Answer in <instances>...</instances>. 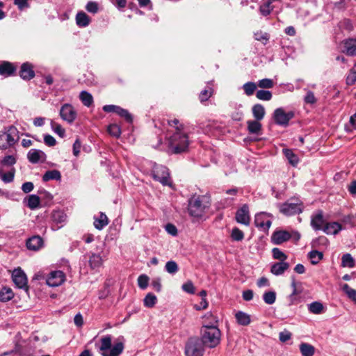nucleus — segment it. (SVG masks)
Segmentation results:
<instances>
[{"instance_id": "obj_1", "label": "nucleus", "mask_w": 356, "mask_h": 356, "mask_svg": "<svg viewBox=\"0 0 356 356\" xmlns=\"http://www.w3.org/2000/svg\"><path fill=\"white\" fill-rule=\"evenodd\" d=\"M168 124L175 129L169 138V149L173 154H181L188 151L190 141L186 126L178 120L168 121Z\"/></svg>"}, {"instance_id": "obj_2", "label": "nucleus", "mask_w": 356, "mask_h": 356, "mask_svg": "<svg viewBox=\"0 0 356 356\" xmlns=\"http://www.w3.org/2000/svg\"><path fill=\"white\" fill-rule=\"evenodd\" d=\"M205 318H211L213 323L207 324L203 326L201 330V341L206 347L213 348L216 347L220 342L221 332L214 323L218 322L216 317L211 313L205 315Z\"/></svg>"}, {"instance_id": "obj_3", "label": "nucleus", "mask_w": 356, "mask_h": 356, "mask_svg": "<svg viewBox=\"0 0 356 356\" xmlns=\"http://www.w3.org/2000/svg\"><path fill=\"white\" fill-rule=\"evenodd\" d=\"M209 207V197L204 195H198L190 200L188 209L191 216L200 218L205 213Z\"/></svg>"}, {"instance_id": "obj_4", "label": "nucleus", "mask_w": 356, "mask_h": 356, "mask_svg": "<svg viewBox=\"0 0 356 356\" xmlns=\"http://www.w3.org/2000/svg\"><path fill=\"white\" fill-rule=\"evenodd\" d=\"M100 342L99 349L102 356H118L124 350L122 342H117L112 346V337L110 335L102 337Z\"/></svg>"}, {"instance_id": "obj_5", "label": "nucleus", "mask_w": 356, "mask_h": 356, "mask_svg": "<svg viewBox=\"0 0 356 356\" xmlns=\"http://www.w3.org/2000/svg\"><path fill=\"white\" fill-rule=\"evenodd\" d=\"M204 344L197 337L190 338L185 346L186 356H202L204 352Z\"/></svg>"}, {"instance_id": "obj_6", "label": "nucleus", "mask_w": 356, "mask_h": 356, "mask_svg": "<svg viewBox=\"0 0 356 356\" xmlns=\"http://www.w3.org/2000/svg\"><path fill=\"white\" fill-rule=\"evenodd\" d=\"M18 131L14 127H10L7 131L0 134V149L12 147L19 139Z\"/></svg>"}, {"instance_id": "obj_7", "label": "nucleus", "mask_w": 356, "mask_h": 356, "mask_svg": "<svg viewBox=\"0 0 356 356\" xmlns=\"http://www.w3.org/2000/svg\"><path fill=\"white\" fill-rule=\"evenodd\" d=\"M280 211L286 216H293L302 211V202L298 199H291L279 205Z\"/></svg>"}, {"instance_id": "obj_8", "label": "nucleus", "mask_w": 356, "mask_h": 356, "mask_svg": "<svg viewBox=\"0 0 356 356\" xmlns=\"http://www.w3.org/2000/svg\"><path fill=\"white\" fill-rule=\"evenodd\" d=\"M294 117L293 111L285 112L282 108H278L275 110L273 118L275 122L282 126H287L291 119Z\"/></svg>"}, {"instance_id": "obj_9", "label": "nucleus", "mask_w": 356, "mask_h": 356, "mask_svg": "<svg viewBox=\"0 0 356 356\" xmlns=\"http://www.w3.org/2000/svg\"><path fill=\"white\" fill-rule=\"evenodd\" d=\"M153 177L163 185H170L169 172L165 166L155 165L153 169Z\"/></svg>"}, {"instance_id": "obj_10", "label": "nucleus", "mask_w": 356, "mask_h": 356, "mask_svg": "<svg viewBox=\"0 0 356 356\" xmlns=\"http://www.w3.org/2000/svg\"><path fill=\"white\" fill-rule=\"evenodd\" d=\"M60 118L68 123L73 122L76 118V112L70 104H65L60 110Z\"/></svg>"}, {"instance_id": "obj_11", "label": "nucleus", "mask_w": 356, "mask_h": 356, "mask_svg": "<svg viewBox=\"0 0 356 356\" xmlns=\"http://www.w3.org/2000/svg\"><path fill=\"white\" fill-rule=\"evenodd\" d=\"M65 280V275L61 270L51 272L46 280L49 286L55 287L62 284Z\"/></svg>"}, {"instance_id": "obj_12", "label": "nucleus", "mask_w": 356, "mask_h": 356, "mask_svg": "<svg viewBox=\"0 0 356 356\" xmlns=\"http://www.w3.org/2000/svg\"><path fill=\"white\" fill-rule=\"evenodd\" d=\"M13 280L18 288L27 290V278L25 273L20 268L14 270Z\"/></svg>"}, {"instance_id": "obj_13", "label": "nucleus", "mask_w": 356, "mask_h": 356, "mask_svg": "<svg viewBox=\"0 0 356 356\" xmlns=\"http://www.w3.org/2000/svg\"><path fill=\"white\" fill-rule=\"evenodd\" d=\"M270 216L266 213H260L255 216L254 224L262 230H268L271 225Z\"/></svg>"}, {"instance_id": "obj_14", "label": "nucleus", "mask_w": 356, "mask_h": 356, "mask_svg": "<svg viewBox=\"0 0 356 356\" xmlns=\"http://www.w3.org/2000/svg\"><path fill=\"white\" fill-rule=\"evenodd\" d=\"M103 110L107 113H115L120 116L124 118L128 122H131L132 120L131 115L129 112L120 106L115 105H105L103 107Z\"/></svg>"}, {"instance_id": "obj_15", "label": "nucleus", "mask_w": 356, "mask_h": 356, "mask_svg": "<svg viewBox=\"0 0 356 356\" xmlns=\"http://www.w3.org/2000/svg\"><path fill=\"white\" fill-rule=\"evenodd\" d=\"M236 220L238 223L248 225L250 224L249 208L244 204L236 213Z\"/></svg>"}, {"instance_id": "obj_16", "label": "nucleus", "mask_w": 356, "mask_h": 356, "mask_svg": "<svg viewBox=\"0 0 356 356\" xmlns=\"http://www.w3.org/2000/svg\"><path fill=\"white\" fill-rule=\"evenodd\" d=\"M291 237L292 234L290 232L285 230H280L273 234L271 240L274 244L280 245L289 241Z\"/></svg>"}, {"instance_id": "obj_17", "label": "nucleus", "mask_w": 356, "mask_h": 356, "mask_svg": "<svg viewBox=\"0 0 356 356\" xmlns=\"http://www.w3.org/2000/svg\"><path fill=\"white\" fill-rule=\"evenodd\" d=\"M343 52L350 56H356V38H349L343 42Z\"/></svg>"}, {"instance_id": "obj_18", "label": "nucleus", "mask_w": 356, "mask_h": 356, "mask_svg": "<svg viewBox=\"0 0 356 356\" xmlns=\"http://www.w3.org/2000/svg\"><path fill=\"white\" fill-rule=\"evenodd\" d=\"M44 244L43 239L40 236H33L27 239L26 245L29 250L38 251Z\"/></svg>"}, {"instance_id": "obj_19", "label": "nucleus", "mask_w": 356, "mask_h": 356, "mask_svg": "<svg viewBox=\"0 0 356 356\" xmlns=\"http://www.w3.org/2000/svg\"><path fill=\"white\" fill-rule=\"evenodd\" d=\"M27 158L31 163H37L43 161L46 159V154L40 149H31L27 154Z\"/></svg>"}, {"instance_id": "obj_20", "label": "nucleus", "mask_w": 356, "mask_h": 356, "mask_svg": "<svg viewBox=\"0 0 356 356\" xmlns=\"http://www.w3.org/2000/svg\"><path fill=\"white\" fill-rule=\"evenodd\" d=\"M326 222L323 219V214L319 211L316 214L312 216L311 220V226L315 230H323Z\"/></svg>"}, {"instance_id": "obj_21", "label": "nucleus", "mask_w": 356, "mask_h": 356, "mask_svg": "<svg viewBox=\"0 0 356 356\" xmlns=\"http://www.w3.org/2000/svg\"><path fill=\"white\" fill-rule=\"evenodd\" d=\"M20 76L24 80H30L35 76L33 65L29 63H24L21 66L19 71Z\"/></svg>"}, {"instance_id": "obj_22", "label": "nucleus", "mask_w": 356, "mask_h": 356, "mask_svg": "<svg viewBox=\"0 0 356 356\" xmlns=\"http://www.w3.org/2000/svg\"><path fill=\"white\" fill-rule=\"evenodd\" d=\"M274 3H280V0H265L259 6V11H260L261 14L264 16H267V15H270L271 11L275 7V6L273 5Z\"/></svg>"}, {"instance_id": "obj_23", "label": "nucleus", "mask_w": 356, "mask_h": 356, "mask_svg": "<svg viewBox=\"0 0 356 356\" xmlns=\"http://www.w3.org/2000/svg\"><path fill=\"white\" fill-rule=\"evenodd\" d=\"M289 268V264L287 262H277L272 265L270 272L273 275L278 276L282 275Z\"/></svg>"}, {"instance_id": "obj_24", "label": "nucleus", "mask_w": 356, "mask_h": 356, "mask_svg": "<svg viewBox=\"0 0 356 356\" xmlns=\"http://www.w3.org/2000/svg\"><path fill=\"white\" fill-rule=\"evenodd\" d=\"M342 229V226L337 222H327L324 227L323 232L327 234H337Z\"/></svg>"}, {"instance_id": "obj_25", "label": "nucleus", "mask_w": 356, "mask_h": 356, "mask_svg": "<svg viewBox=\"0 0 356 356\" xmlns=\"http://www.w3.org/2000/svg\"><path fill=\"white\" fill-rule=\"evenodd\" d=\"M15 169L12 168L8 172H6L4 168H0V179L5 184L11 183L14 180Z\"/></svg>"}, {"instance_id": "obj_26", "label": "nucleus", "mask_w": 356, "mask_h": 356, "mask_svg": "<svg viewBox=\"0 0 356 356\" xmlns=\"http://www.w3.org/2000/svg\"><path fill=\"white\" fill-rule=\"evenodd\" d=\"M235 318H236V322L240 325L247 326L251 322L250 316L248 314L243 312L242 311H238V312H236Z\"/></svg>"}, {"instance_id": "obj_27", "label": "nucleus", "mask_w": 356, "mask_h": 356, "mask_svg": "<svg viewBox=\"0 0 356 356\" xmlns=\"http://www.w3.org/2000/svg\"><path fill=\"white\" fill-rule=\"evenodd\" d=\"M76 23L80 27H86L90 23V18L83 11L79 12L76 15Z\"/></svg>"}, {"instance_id": "obj_28", "label": "nucleus", "mask_w": 356, "mask_h": 356, "mask_svg": "<svg viewBox=\"0 0 356 356\" xmlns=\"http://www.w3.org/2000/svg\"><path fill=\"white\" fill-rule=\"evenodd\" d=\"M252 112L254 118L257 121L261 120L266 113L264 107L260 104L254 105L252 108Z\"/></svg>"}, {"instance_id": "obj_29", "label": "nucleus", "mask_w": 356, "mask_h": 356, "mask_svg": "<svg viewBox=\"0 0 356 356\" xmlns=\"http://www.w3.org/2000/svg\"><path fill=\"white\" fill-rule=\"evenodd\" d=\"M15 67L9 62H3L0 65V74L8 76L14 73Z\"/></svg>"}, {"instance_id": "obj_30", "label": "nucleus", "mask_w": 356, "mask_h": 356, "mask_svg": "<svg viewBox=\"0 0 356 356\" xmlns=\"http://www.w3.org/2000/svg\"><path fill=\"white\" fill-rule=\"evenodd\" d=\"M26 202V206L31 209H37L40 203V198L36 195H30L24 200Z\"/></svg>"}, {"instance_id": "obj_31", "label": "nucleus", "mask_w": 356, "mask_h": 356, "mask_svg": "<svg viewBox=\"0 0 356 356\" xmlns=\"http://www.w3.org/2000/svg\"><path fill=\"white\" fill-rule=\"evenodd\" d=\"M248 130L250 134H259L261 130V124L257 120H249L247 122Z\"/></svg>"}, {"instance_id": "obj_32", "label": "nucleus", "mask_w": 356, "mask_h": 356, "mask_svg": "<svg viewBox=\"0 0 356 356\" xmlns=\"http://www.w3.org/2000/svg\"><path fill=\"white\" fill-rule=\"evenodd\" d=\"M61 174L57 170H49L47 171L44 175L42 176L43 181H49L50 180H60Z\"/></svg>"}, {"instance_id": "obj_33", "label": "nucleus", "mask_w": 356, "mask_h": 356, "mask_svg": "<svg viewBox=\"0 0 356 356\" xmlns=\"http://www.w3.org/2000/svg\"><path fill=\"white\" fill-rule=\"evenodd\" d=\"M108 224V219L104 213H100L98 218H95L94 226L96 229L101 230Z\"/></svg>"}, {"instance_id": "obj_34", "label": "nucleus", "mask_w": 356, "mask_h": 356, "mask_svg": "<svg viewBox=\"0 0 356 356\" xmlns=\"http://www.w3.org/2000/svg\"><path fill=\"white\" fill-rule=\"evenodd\" d=\"M300 350L302 356H313L315 348L312 345L302 343L300 345Z\"/></svg>"}, {"instance_id": "obj_35", "label": "nucleus", "mask_w": 356, "mask_h": 356, "mask_svg": "<svg viewBox=\"0 0 356 356\" xmlns=\"http://www.w3.org/2000/svg\"><path fill=\"white\" fill-rule=\"evenodd\" d=\"M89 264L92 268H97L102 265L103 260L99 254H92L89 259Z\"/></svg>"}, {"instance_id": "obj_36", "label": "nucleus", "mask_w": 356, "mask_h": 356, "mask_svg": "<svg viewBox=\"0 0 356 356\" xmlns=\"http://www.w3.org/2000/svg\"><path fill=\"white\" fill-rule=\"evenodd\" d=\"M14 296V293L11 289L3 287L0 291V301L7 302L10 300Z\"/></svg>"}, {"instance_id": "obj_37", "label": "nucleus", "mask_w": 356, "mask_h": 356, "mask_svg": "<svg viewBox=\"0 0 356 356\" xmlns=\"http://www.w3.org/2000/svg\"><path fill=\"white\" fill-rule=\"evenodd\" d=\"M17 162V158L14 155H7L5 156L1 161H0V168H4V167L8 166H13Z\"/></svg>"}, {"instance_id": "obj_38", "label": "nucleus", "mask_w": 356, "mask_h": 356, "mask_svg": "<svg viewBox=\"0 0 356 356\" xmlns=\"http://www.w3.org/2000/svg\"><path fill=\"white\" fill-rule=\"evenodd\" d=\"M79 97L84 106L89 107L93 103V97L92 95L86 91L81 92Z\"/></svg>"}, {"instance_id": "obj_39", "label": "nucleus", "mask_w": 356, "mask_h": 356, "mask_svg": "<svg viewBox=\"0 0 356 356\" xmlns=\"http://www.w3.org/2000/svg\"><path fill=\"white\" fill-rule=\"evenodd\" d=\"M156 296L152 293H147L143 300L144 305L148 308L153 307L156 305Z\"/></svg>"}, {"instance_id": "obj_40", "label": "nucleus", "mask_w": 356, "mask_h": 356, "mask_svg": "<svg viewBox=\"0 0 356 356\" xmlns=\"http://www.w3.org/2000/svg\"><path fill=\"white\" fill-rule=\"evenodd\" d=\"M355 266V260L350 254L346 253L342 256L341 266L353 268Z\"/></svg>"}, {"instance_id": "obj_41", "label": "nucleus", "mask_w": 356, "mask_h": 356, "mask_svg": "<svg viewBox=\"0 0 356 356\" xmlns=\"http://www.w3.org/2000/svg\"><path fill=\"white\" fill-rule=\"evenodd\" d=\"M283 152L285 155V156L286 157V159H288L289 162L293 165H296L298 164L299 160H298V156L293 152L292 150L289 149H283Z\"/></svg>"}, {"instance_id": "obj_42", "label": "nucleus", "mask_w": 356, "mask_h": 356, "mask_svg": "<svg viewBox=\"0 0 356 356\" xmlns=\"http://www.w3.org/2000/svg\"><path fill=\"white\" fill-rule=\"evenodd\" d=\"M309 258L311 259V263L314 265L317 264L323 259V254L321 252L317 250H312L309 253Z\"/></svg>"}, {"instance_id": "obj_43", "label": "nucleus", "mask_w": 356, "mask_h": 356, "mask_svg": "<svg viewBox=\"0 0 356 356\" xmlns=\"http://www.w3.org/2000/svg\"><path fill=\"white\" fill-rule=\"evenodd\" d=\"M309 311L315 314H319L322 313L323 309V306L322 303L319 302H314L309 305L308 306Z\"/></svg>"}, {"instance_id": "obj_44", "label": "nucleus", "mask_w": 356, "mask_h": 356, "mask_svg": "<svg viewBox=\"0 0 356 356\" xmlns=\"http://www.w3.org/2000/svg\"><path fill=\"white\" fill-rule=\"evenodd\" d=\"M165 270L170 274L174 275L179 270V266L175 261H168L165 266Z\"/></svg>"}, {"instance_id": "obj_45", "label": "nucleus", "mask_w": 356, "mask_h": 356, "mask_svg": "<svg viewBox=\"0 0 356 356\" xmlns=\"http://www.w3.org/2000/svg\"><path fill=\"white\" fill-rule=\"evenodd\" d=\"M243 88L246 95L251 96L257 89V84L254 82H247L243 84Z\"/></svg>"}, {"instance_id": "obj_46", "label": "nucleus", "mask_w": 356, "mask_h": 356, "mask_svg": "<svg viewBox=\"0 0 356 356\" xmlns=\"http://www.w3.org/2000/svg\"><path fill=\"white\" fill-rule=\"evenodd\" d=\"M257 99L264 101H269L272 98V93L269 90H259L256 92Z\"/></svg>"}, {"instance_id": "obj_47", "label": "nucleus", "mask_w": 356, "mask_h": 356, "mask_svg": "<svg viewBox=\"0 0 356 356\" xmlns=\"http://www.w3.org/2000/svg\"><path fill=\"white\" fill-rule=\"evenodd\" d=\"M342 289L348 298L356 304V290L351 289L347 284L343 285Z\"/></svg>"}, {"instance_id": "obj_48", "label": "nucleus", "mask_w": 356, "mask_h": 356, "mask_svg": "<svg viewBox=\"0 0 356 356\" xmlns=\"http://www.w3.org/2000/svg\"><path fill=\"white\" fill-rule=\"evenodd\" d=\"M263 298L266 304L272 305L275 301L276 294L274 291L266 292L263 296Z\"/></svg>"}, {"instance_id": "obj_49", "label": "nucleus", "mask_w": 356, "mask_h": 356, "mask_svg": "<svg viewBox=\"0 0 356 356\" xmlns=\"http://www.w3.org/2000/svg\"><path fill=\"white\" fill-rule=\"evenodd\" d=\"M346 83L348 86L354 85L356 83V70L352 68L348 74Z\"/></svg>"}, {"instance_id": "obj_50", "label": "nucleus", "mask_w": 356, "mask_h": 356, "mask_svg": "<svg viewBox=\"0 0 356 356\" xmlns=\"http://www.w3.org/2000/svg\"><path fill=\"white\" fill-rule=\"evenodd\" d=\"M273 256L274 259H279L281 261H284L287 257L286 255L281 251L279 248H275L272 250Z\"/></svg>"}, {"instance_id": "obj_51", "label": "nucleus", "mask_w": 356, "mask_h": 356, "mask_svg": "<svg viewBox=\"0 0 356 356\" xmlns=\"http://www.w3.org/2000/svg\"><path fill=\"white\" fill-rule=\"evenodd\" d=\"M231 236L232 239L236 241H241L244 238L243 232L237 227L232 229Z\"/></svg>"}, {"instance_id": "obj_52", "label": "nucleus", "mask_w": 356, "mask_h": 356, "mask_svg": "<svg viewBox=\"0 0 356 356\" xmlns=\"http://www.w3.org/2000/svg\"><path fill=\"white\" fill-rule=\"evenodd\" d=\"M213 93V89L211 87H207L202 90L200 94V99L201 102H205L209 99Z\"/></svg>"}, {"instance_id": "obj_53", "label": "nucleus", "mask_w": 356, "mask_h": 356, "mask_svg": "<svg viewBox=\"0 0 356 356\" xmlns=\"http://www.w3.org/2000/svg\"><path fill=\"white\" fill-rule=\"evenodd\" d=\"M148 282H149V277L146 275H140L138 277V286L142 289H145L147 287Z\"/></svg>"}, {"instance_id": "obj_54", "label": "nucleus", "mask_w": 356, "mask_h": 356, "mask_svg": "<svg viewBox=\"0 0 356 356\" xmlns=\"http://www.w3.org/2000/svg\"><path fill=\"white\" fill-rule=\"evenodd\" d=\"M108 131L111 136L114 137H119L121 134L120 127L115 124L108 126Z\"/></svg>"}, {"instance_id": "obj_55", "label": "nucleus", "mask_w": 356, "mask_h": 356, "mask_svg": "<svg viewBox=\"0 0 356 356\" xmlns=\"http://www.w3.org/2000/svg\"><path fill=\"white\" fill-rule=\"evenodd\" d=\"M181 289L184 291L189 293L194 294L195 292V286L191 281H187L186 283L183 284L181 286Z\"/></svg>"}, {"instance_id": "obj_56", "label": "nucleus", "mask_w": 356, "mask_h": 356, "mask_svg": "<svg viewBox=\"0 0 356 356\" xmlns=\"http://www.w3.org/2000/svg\"><path fill=\"white\" fill-rule=\"evenodd\" d=\"M51 125L52 129H54V132L56 133L59 136L64 137L65 131V129L61 127V125L54 122H51Z\"/></svg>"}, {"instance_id": "obj_57", "label": "nucleus", "mask_w": 356, "mask_h": 356, "mask_svg": "<svg viewBox=\"0 0 356 356\" xmlns=\"http://www.w3.org/2000/svg\"><path fill=\"white\" fill-rule=\"evenodd\" d=\"M304 101L306 104H314L316 102L317 99L313 92L307 90V94L304 97Z\"/></svg>"}, {"instance_id": "obj_58", "label": "nucleus", "mask_w": 356, "mask_h": 356, "mask_svg": "<svg viewBox=\"0 0 356 356\" xmlns=\"http://www.w3.org/2000/svg\"><path fill=\"white\" fill-rule=\"evenodd\" d=\"M258 86L261 88H272L273 87V81L270 79H264L258 82Z\"/></svg>"}, {"instance_id": "obj_59", "label": "nucleus", "mask_w": 356, "mask_h": 356, "mask_svg": "<svg viewBox=\"0 0 356 356\" xmlns=\"http://www.w3.org/2000/svg\"><path fill=\"white\" fill-rule=\"evenodd\" d=\"M53 220L57 222H62L65 220V215L59 211H54L52 214Z\"/></svg>"}, {"instance_id": "obj_60", "label": "nucleus", "mask_w": 356, "mask_h": 356, "mask_svg": "<svg viewBox=\"0 0 356 356\" xmlns=\"http://www.w3.org/2000/svg\"><path fill=\"white\" fill-rule=\"evenodd\" d=\"M291 335L292 334L289 331L284 330V331L280 332L279 339L282 342H286L291 338Z\"/></svg>"}, {"instance_id": "obj_61", "label": "nucleus", "mask_w": 356, "mask_h": 356, "mask_svg": "<svg viewBox=\"0 0 356 356\" xmlns=\"http://www.w3.org/2000/svg\"><path fill=\"white\" fill-rule=\"evenodd\" d=\"M254 38L258 41L266 42L268 40V35L267 33H264L261 31H258L254 33Z\"/></svg>"}, {"instance_id": "obj_62", "label": "nucleus", "mask_w": 356, "mask_h": 356, "mask_svg": "<svg viewBox=\"0 0 356 356\" xmlns=\"http://www.w3.org/2000/svg\"><path fill=\"white\" fill-rule=\"evenodd\" d=\"M86 10L92 13H96L98 11V5L96 2L90 1L86 6Z\"/></svg>"}, {"instance_id": "obj_63", "label": "nucleus", "mask_w": 356, "mask_h": 356, "mask_svg": "<svg viewBox=\"0 0 356 356\" xmlns=\"http://www.w3.org/2000/svg\"><path fill=\"white\" fill-rule=\"evenodd\" d=\"M33 188H34V185L31 181L25 182L22 186V190L25 193H30L31 191H33Z\"/></svg>"}, {"instance_id": "obj_64", "label": "nucleus", "mask_w": 356, "mask_h": 356, "mask_svg": "<svg viewBox=\"0 0 356 356\" xmlns=\"http://www.w3.org/2000/svg\"><path fill=\"white\" fill-rule=\"evenodd\" d=\"M45 144L49 147H53L56 145L55 138L51 135H45L44 137Z\"/></svg>"}]
</instances>
